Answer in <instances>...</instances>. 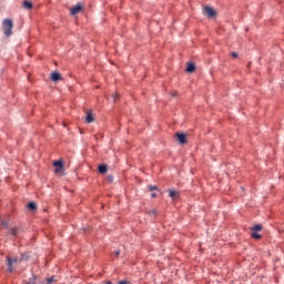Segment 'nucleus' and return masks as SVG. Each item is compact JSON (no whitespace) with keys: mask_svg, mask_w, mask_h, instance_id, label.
Instances as JSON below:
<instances>
[{"mask_svg":"<svg viewBox=\"0 0 284 284\" xmlns=\"http://www.w3.org/2000/svg\"><path fill=\"white\" fill-rule=\"evenodd\" d=\"M39 276L32 275V278H30L26 284H37V280ZM39 284H45V282H40Z\"/></svg>","mask_w":284,"mask_h":284,"instance_id":"8","label":"nucleus"},{"mask_svg":"<svg viewBox=\"0 0 284 284\" xmlns=\"http://www.w3.org/2000/svg\"><path fill=\"white\" fill-rule=\"evenodd\" d=\"M261 230H263V225L261 224H256L251 227V232H261Z\"/></svg>","mask_w":284,"mask_h":284,"instance_id":"14","label":"nucleus"},{"mask_svg":"<svg viewBox=\"0 0 284 284\" xmlns=\"http://www.w3.org/2000/svg\"><path fill=\"white\" fill-rule=\"evenodd\" d=\"M22 8H24L26 10H32V2L24 0L22 2Z\"/></svg>","mask_w":284,"mask_h":284,"instance_id":"9","label":"nucleus"},{"mask_svg":"<svg viewBox=\"0 0 284 284\" xmlns=\"http://www.w3.org/2000/svg\"><path fill=\"white\" fill-rule=\"evenodd\" d=\"M203 14L207 17V19H214V17H216V10L212 7H204Z\"/></svg>","mask_w":284,"mask_h":284,"instance_id":"2","label":"nucleus"},{"mask_svg":"<svg viewBox=\"0 0 284 284\" xmlns=\"http://www.w3.org/2000/svg\"><path fill=\"white\" fill-rule=\"evenodd\" d=\"M87 123H94V115H92V112H89L85 118Z\"/></svg>","mask_w":284,"mask_h":284,"instance_id":"10","label":"nucleus"},{"mask_svg":"<svg viewBox=\"0 0 284 284\" xmlns=\"http://www.w3.org/2000/svg\"><path fill=\"white\" fill-rule=\"evenodd\" d=\"M28 210H31L32 212L37 211V203L29 202L27 205Z\"/></svg>","mask_w":284,"mask_h":284,"instance_id":"13","label":"nucleus"},{"mask_svg":"<svg viewBox=\"0 0 284 284\" xmlns=\"http://www.w3.org/2000/svg\"><path fill=\"white\" fill-rule=\"evenodd\" d=\"M55 282H57V280H54V276L47 277V278L44 280V283H45V284H52V283H55Z\"/></svg>","mask_w":284,"mask_h":284,"instance_id":"16","label":"nucleus"},{"mask_svg":"<svg viewBox=\"0 0 284 284\" xmlns=\"http://www.w3.org/2000/svg\"><path fill=\"white\" fill-rule=\"evenodd\" d=\"M151 199H156V193H152Z\"/></svg>","mask_w":284,"mask_h":284,"instance_id":"23","label":"nucleus"},{"mask_svg":"<svg viewBox=\"0 0 284 284\" xmlns=\"http://www.w3.org/2000/svg\"><path fill=\"white\" fill-rule=\"evenodd\" d=\"M231 55L233 57V59H239V53L236 52H232Z\"/></svg>","mask_w":284,"mask_h":284,"instance_id":"20","label":"nucleus"},{"mask_svg":"<svg viewBox=\"0 0 284 284\" xmlns=\"http://www.w3.org/2000/svg\"><path fill=\"white\" fill-rule=\"evenodd\" d=\"M195 70H196V64H194L193 62L187 63V65H186V72L192 73V72H195Z\"/></svg>","mask_w":284,"mask_h":284,"instance_id":"6","label":"nucleus"},{"mask_svg":"<svg viewBox=\"0 0 284 284\" xmlns=\"http://www.w3.org/2000/svg\"><path fill=\"white\" fill-rule=\"evenodd\" d=\"M154 190L159 191V186L156 185H149V191L154 192Z\"/></svg>","mask_w":284,"mask_h":284,"instance_id":"19","label":"nucleus"},{"mask_svg":"<svg viewBox=\"0 0 284 284\" xmlns=\"http://www.w3.org/2000/svg\"><path fill=\"white\" fill-rule=\"evenodd\" d=\"M175 136L182 145L187 143V135H185V133H176Z\"/></svg>","mask_w":284,"mask_h":284,"instance_id":"5","label":"nucleus"},{"mask_svg":"<svg viewBox=\"0 0 284 284\" xmlns=\"http://www.w3.org/2000/svg\"><path fill=\"white\" fill-rule=\"evenodd\" d=\"M116 99H119V95H114V101H116Z\"/></svg>","mask_w":284,"mask_h":284,"instance_id":"26","label":"nucleus"},{"mask_svg":"<svg viewBox=\"0 0 284 284\" xmlns=\"http://www.w3.org/2000/svg\"><path fill=\"white\" fill-rule=\"evenodd\" d=\"M51 79H52L53 81H60V79H61V73H59V72H52V73H51Z\"/></svg>","mask_w":284,"mask_h":284,"instance_id":"12","label":"nucleus"},{"mask_svg":"<svg viewBox=\"0 0 284 284\" xmlns=\"http://www.w3.org/2000/svg\"><path fill=\"white\" fill-rule=\"evenodd\" d=\"M17 232H19V227H12V229L9 231V234H11V236H17Z\"/></svg>","mask_w":284,"mask_h":284,"instance_id":"17","label":"nucleus"},{"mask_svg":"<svg viewBox=\"0 0 284 284\" xmlns=\"http://www.w3.org/2000/svg\"><path fill=\"white\" fill-rule=\"evenodd\" d=\"M12 28H14V23L12 22V19L6 18L2 21V29L6 37H12Z\"/></svg>","mask_w":284,"mask_h":284,"instance_id":"1","label":"nucleus"},{"mask_svg":"<svg viewBox=\"0 0 284 284\" xmlns=\"http://www.w3.org/2000/svg\"><path fill=\"white\" fill-rule=\"evenodd\" d=\"M2 225H4V227H8V223L7 222H2Z\"/></svg>","mask_w":284,"mask_h":284,"instance_id":"25","label":"nucleus"},{"mask_svg":"<svg viewBox=\"0 0 284 284\" xmlns=\"http://www.w3.org/2000/svg\"><path fill=\"white\" fill-rule=\"evenodd\" d=\"M98 171L100 172V174H105V172H108V165L106 164H100L98 166Z\"/></svg>","mask_w":284,"mask_h":284,"instance_id":"7","label":"nucleus"},{"mask_svg":"<svg viewBox=\"0 0 284 284\" xmlns=\"http://www.w3.org/2000/svg\"><path fill=\"white\" fill-rule=\"evenodd\" d=\"M150 214H153L154 216H156V210L151 211Z\"/></svg>","mask_w":284,"mask_h":284,"instance_id":"22","label":"nucleus"},{"mask_svg":"<svg viewBox=\"0 0 284 284\" xmlns=\"http://www.w3.org/2000/svg\"><path fill=\"white\" fill-rule=\"evenodd\" d=\"M81 12V6H74L71 8V14H79Z\"/></svg>","mask_w":284,"mask_h":284,"instance_id":"11","label":"nucleus"},{"mask_svg":"<svg viewBox=\"0 0 284 284\" xmlns=\"http://www.w3.org/2000/svg\"><path fill=\"white\" fill-rule=\"evenodd\" d=\"M17 262H18L17 257H7V267L10 274L14 272V267L12 266V263H17Z\"/></svg>","mask_w":284,"mask_h":284,"instance_id":"3","label":"nucleus"},{"mask_svg":"<svg viewBox=\"0 0 284 284\" xmlns=\"http://www.w3.org/2000/svg\"><path fill=\"white\" fill-rule=\"evenodd\" d=\"M176 191H174V190H170L169 191V196L171 197V199H174V196H176Z\"/></svg>","mask_w":284,"mask_h":284,"instance_id":"18","label":"nucleus"},{"mask_svg":"<svg viewBox=\"0 0 284 284\" xmlns=\"http://www.w3.org/2000/svg\"><path fill=\"white\" fill-rule=\"evenodd\" d=\"M118 284H128V281H120Z\"/></svg>","mask_w":284,"mask_h":284,"instance_id":"24","label":"nucleus"},{"mask_svg":"<svg viewBox=\"0 0 284 284\" xmlns=\"http://www.w3.org/2000/svg\"><path fill=\"white\" fill-rule=\"evenodd\" d=\"M251 237L256 239V241H260V239H263V235L256 233V231H253Z\"/></svg>","mask_w":284,"mask_h":284,"instance_id":"15","label":"nucleus"},{"mask_svg":"<svg viewBox=\"0 0 284 284\" xmlns=\"http://www.w3.org/2000/svg\"><path fill=\"white\" fill-rule=\"evenodd\" d=\"M53 165L55 168L54 173L61 174V171L63 170V161H61V160L54 161Z\"/></svg>","mask_w":284,"mask_h":284,"instance_id":"4","label":"nucleus"},{"mask_svg":"<svg viewBox=\"0 0 284 284\" xmlns=\"http://www.w3.org/2000/svg\"><path fill=\"white\" fill-rule=\"evenodd\" d=\"M114 254H115V256H121V250H116V251L114 252Z\"/></svg>","mask_w":284,"mask_h":284,"instance_id":"21","label":"nucleus"}]
</instances>
